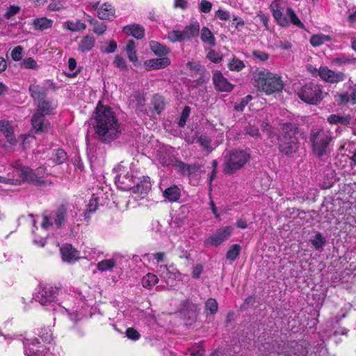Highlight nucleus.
Returning <instances> with one entry per match:
<instances>
[{
	"instance_id": "nucleus-1",
	"label": "nucleus",
	"mask_w": 356,
	"mask_h": 356,
	"mask_svg": "<svg viewBox=\"0 0 356 356\" xmlns=\"http://www.w3.org/2000/svg\"><path fill=\"white\" fill-rule=\"evenodd\" d=\"M92 125L97 138L103 143H111L121 134L120 124L115 112L100 103L95 108Z\"/></svg>"
},
{
	"instance_id": "nucleus-2",
	"label": "nucleus",
	"mask_w": 356,
	"mask_h": 356,
	"mask_svg": "<svg viewBox=\"0 0 356 356\" xmlns=\"http://www.w3.org/2000/svg\"><path fill=\"white\" fill-rule=\"evenodd\" d=\"M255 86L259 91L271 95L282 91L284 83L281 76L263 69L255 75Z\"/></svg>"
},
{
	"instance_id": "nucleus-3",
	"label": "nucleus",
	"mask_w": 356,
	"mask_h": 356,
	"mask_svg": "<svg viewBox=\"0 0 356 356\" xmlns=\"http://www.w3.org/2000/svg\"><path fill=\"white\" fill-rule=\"evenodd\" d=\"M333 140L332 132L325 128L313 129L309 135L312 152L318 158L330 153L329 146Z\"/></svg>"
},
{
	"instance_id": "nucleus-4",
	"label": "nucleus",
	"mask_w": 356,
	"mask_h": 356,
	"mask_svg": "<svg viewBox=\"0 0 356 356\" xmlns=\"http://www.w3.org/2000/svg\"><path fill=\"white\" fill-rule=\"evenodd\" d=\"M250 158V154L245 150H232L224 156L223 172L225 175L234 174L242 168Z\"/></svg>"
},
{
	"instance_id": "nucleus-5",
	"label": "nucleus",
	"mask_w": 356,
	"mask_h": 356,
	"mask_svg": "<svg viewBox=\"0 0 356 356\" xmlns=\"http://www.w3.org/2000/svg\"><path fill=\"white\" fill-rule=\"evenodd\" d=\"M297 95L304 102L318 105L323 99V87L318 83L309 82L302 86Z\"/></svg>"
},
{
	"instance_id": "nucleus-6",
	"label": "nucleus",
	"mask_w": 356,
	"mask_h": 356,
	"mask_svg": "<svg viewBox=\"0 0 356 356\" xmlns=\"http://www.w3.org/2000/svg\"><path fill=\"white\" fill-rule=\"evenodd\" d=\"M200 32V24L197 22H193L186 26L183 31L173 29L168 32L167 38L171 42L191 40L197 37Z\"/></svg>"
},
{
	"instance_id": "nucleus-7",
	"label": "nucleus",
	"mask_w": 356,
	"mask_h": 356,
	"mask_svg": "<svg viewBox=\"0 0 356 356\" xmlns=\"http://www.w3.org/2000/svg\"><path fill=\"white\" fill-rule=\"evenodd\" d=\"M44 169L38 168L36 170H32L28 167H22L19 170V177L23 181L33 184L35 186H44L47 184H51V181H46L43 179Z\"/></svg>"
},
{
	"instance_id": "nucleus-8",
	"label": "nucleus",
	"mask_w": 356,
	"mask_h": 356,
	"mask_svg": "<svg viewBox=\"0 0 356 356\" xmlns=\"http://www.w3.org/2000/svg\"><path fill=\"white\" fill-rule=\"evenodd\" d=\"M58 291V288L49 284L40 285L34 299L42 305H48L56 300Z\"/></svg>"
},
{
	"instance_id": "nucleus-9",
	"label": "nucleus",
	"mask_w": 356,
	"mask_h": 356,
	"mask_svg": "<svg viewBox=\"0 0 356 356\" xmlns=\"http://www.w3.org/2000/svg\"><path fill=\"white\" fill-rule=\"evenodd\" d=\"M234 228L232 226L220 227L205 240L204 245L217 247L227 241L232 234Z\"/></svg>"
},
{
	"instance_id": "nucleus-10",
	"label": "nucleus",
	"mask_w": 356,
	"mask_h": 356,
	"mask_svg": "<svg viewBox=\"0 0 356 356\" xmlns=\"http://www.w3.org/2000/svg\"><path fill=\"white\" fill-rule=\"evenodd\" d=\"M314 70L318 72V76L323 81L332 84L342 82L346 77L343 72L334 71L326 66H321L318 70L316 69Z\"/></svg>"
},
{
	"instance_id": "nucleus-11",
	"label": "nucleus",
	"mask_w": 356,
	"mask_h": 356,
	"mask_svg": "<svg viewBox=\"0 0 356 356\" xmlns=\"http://www.w3.org/2000/svg\"><path fill=\"white\" fill-rule=\"evenodd\" d=\"M176 151L174 147L163 146L159 147L156 154V160L163 167L174 165L176 160Z\"/></svg>"
},
{
	"instance_id": "nucleus-12",
	"label": "nucleus",
	"mask_w": 356,
	"mask_h": 356,
	"mask_svg": "<svg viewBox=\"0 0 356 356\" xmlns=\"http://www.w3.org/2000/svg\"><path fill=\"white\" fill-rule=\"evenodd\" d=\"M270 9L273 17L277 24L282 26H288L289 21L286 16L283 14L282 2L280 0H275L270 5Z\"/></svg>"
},
{
	"instance_id": "nucleus-13",
	"label": "nucleus",
	"mask_w": 356,
	"mask_h": 356,
	"mask_svg": "<svg viewBox=\"0 0 356 356\" xmlns=\"http://www.w3.org/2000/svg\"><path fill=\"white\" fill-rule=\"evenodd\" d=\"M212 81L216 90L219 92H229L234 88V85L230 83L221 72L218 70L213 72Z\"/></svg>"
},
{
	"instance_id": "nucleus-14",
	"label": "nucleus",
	"mask_w": 356,
	"mask_h": 356,
	"mask_svg": "<svg viewBox=\"0 0 356 356\" xmlns=\"http://www.w3.org/2000/svg\"><path fill=\"white\" fill-rule=\"evenodd\" d=\"M145 98L144 95L139 91H135L129 98V106L135 109L139 115L140 113H145Z\"/></svg>"
},
{
	"instance_id": "nucleus-15",
	"label": "nucleus",
	"mask_w": 356,
	"mask_h": 356,
	"mask_svg": "<svg viewBox=\"0 0 356 356\" xmlns=\"http://www.w3.org/2000/svg\"><path fill=\"white\" fill-rule=\"evenodd\" d=\"M151 187L149 178L148 177H143L136 179L131 191L133 193L138 194L141 198H143L151 190Z\"/></svg>"
},
{
	"instance_id": "nucleus-16",
	"label": "nucleus",
	"mask_w": 356,
	"mask_h": 356,
	"mask_svg": "<svg viewBox=\"0 0 356 356\" xmlns=\"http://www.w3.org/2000/svg\"><path fill=\"white\" fill-rule=\"evenodd\" d=\"M298 132V127L293 123H285L282 127L281 132L278 137L279 141L281 140H298L296 135Z\"/></svg>"
},
{
	"instance_id": "nucleus-17",
	"label": "nucleus",
	"mask_w": 356,
	"mask_h": 356,
	"mask_svg": "<svg viewBox=\"0 0 356 356\" xmlns=\"http://www.w3.org/2000/svg\"><path fill=\"white\" fill-rule=\"evenodd\" d=\"M0 132H1L7 142L11 145H15L17 143L13 127L10 122L6 120H0Z\"/></svg>"
},
{
	"instance_id": "nucleus-18",
	"label": "nucleus",
	"mask_w": 356,
	"mask_h": 356,
	"mask_svg": "<svg viewBox=\"0 0 356 356\" xmlns=\"http://www.w3.org/2000/svg\"><path fill=\"white\" fill-rule=\"evenodd\" d=\"M136 181V178L129 173H120L115 177V183L120 188L124 191H131Z\"/></svg>"
},
{
	"instance_id": "nucleus-19",
	"label": "nucleus",
	"mask_w": 356,
	"mask_h": 356,
	"mask_svg": "<svg viewBox=\"0 0 356 356\" xmlns=\"http://www.w3.org/2000/svg\"><path fill=\"white\" fill-rule=\"evenodd\" d=\"M68 217L69 211L67 207L65 205H61L54 211L51 218L56 227L60 229L67 222Z\"/></svg>"
},
{
	"instance_id": "nucleus-20",
	"label": "nucleus",
	"mask_w": 356,
	"mask_h": 356,
	"mask_svg": "<svg viewBox=\"0 0 356 356\" xmlns=\"http://www.w3.org/2000/svg\"><path fill=\"white\" fill-rule=\"evenodd\" d=\"M60 251L64 261L74 262L79 258V252L70 244L63 245Z\"/></svg>"
},
{
	"instance_id": "nucleus-21",
	"label": "nucleus",
	"mask_w": 356,
	"mask_h": 356,
	"mask_svg": "<svg viewBox=\"0 0 356 356\" xmlns=\"http://www.w3.org/2000/svg\"><path fill=\"white\" fill-rule=\"evenodd\" d=\"M298 149V140H281L279 141V150L287 156H293Z\"/></svg>"
},
{
	"instance_id": "nucleus-22",
	"label": "nucleus",
	"mask_w": 356,
	"mask_h": 356,
	"mask_svg": "<svg viewBox=\"0 0 356 356\" xmlns=\"http://www.w3.org/2000/svg\"><path fill=\"white\" fill-rule=\"evenodd\" d=\"M170 63V60L166 58H153L145 61L144 66L147 71L165 68Z\"/></svg>"
},
{
	"instance_id": "nucleus-23",
	"label": "nucleus",
	"mask_w": 356,
	"mask_h": 356,
	"mask_svg": "<svg viewBox=\"0 0 356 356\" xmlns=\"http://www.w3.org/2000/svg\"><path fill=\"white\" fill-rule=\"evenodd\" d=\"M29 91L33 100L38 102L46 98L48 88L40 85L31 84Z\"/></svg>"
},
{
	"instance_id": "nucleus-24",
	"label": "nucleus",
	"mask_w": 356,
	"mask_h": 356,
	"mask_svg": "<svg viewBox=\"0 0 356 356\" xmlns=\"http://www.w3.org/2000/svg\"><path fill=\"white\" fill-rule=\"evenodd\" d=\"M123 32L127 35L134 37L136 39H141L145 35V29L138 24H132L125 26Z\"/></svg>"
},
{
	"instance_id": "nucleus-25",
	"label": "nucleus",
	"mask_w": 356,
	"mask_h": 356,
	"mask_svg": "<svg viewBox=\"0 0 356 356\" xmlns=\"http://www.w3.org/2000/svg\"><path fill=\"white\" fill-rule=\"evenodd\" d=\"M31 122L36 132L44 131L49 125V123L45 120L44 115L39 113H35L33 115Z\"/></svg>"
},
{
	"instance_id": "nucleus-26",
	"label": "nucleus",
	"mask_w": 356,
	"mask_h": 356,
	"mask_svg": "<svg viewBox=\"0 0 356 356\" xmlns=\"http://www.w3.org/2000/svg\"><path fill=\"white\" fill-rule=\"evenodd\" d=\"M54 21L45 17L35 18L32 22L35 30L43 31L52 27Z\"/></svg>"
},
{
	"instance_id": "nucleus-27",
	"label": "nucleus",
	"mask_w": 356,
	"mask_h": 356,
	"mask_svg": "<svg viewBox=\"0 0 356 356\" xmlns=\"http://www.w3.org/2000/svg\"><path fill=\"white\" fill-rule=\"evenodd\" d=\"M163 197L169 202H177L181 197V190L175 185L170 186L163 191Z\"/></svg>"
},
{
	"instance_id": "nucleus-28",
	"label": "nucleus",
	"mask_w": 356,
	"mask_h": 356,
	"mask_svg": "<svg viewBox=\"0 0 356 356\" xmlns=\"http://www.w3.org/2000/svg\"><path fill=\"white\" fill-rule=\"evenodd\" d=\"M95 39L93 36L86 35L79 42L78 50L82 53L90 51L95 46Z\"/></svg>"
},
{
	"instance_id": "nucleus-29",
	"label": "nucleus",
	"mask_w": 356,
	"mask_h": 356,
	"mask_svg": "<svg viewBox=\"0 0 356 356\" xmlns=\"http://www.w3.org/2000/svg\"><path fill=\"white\" fill-rule=\"evenodd\" d=\"M115 10L111 5L104 3L98 10L97 16L99 19L109 20L114 17Z\"/></svg>"
},
{
	"instance_id": "nucleus-30",
	"label": "nucleus",
	"mask_w": 356,
	"mask_h": 356,
	"mask_svg": "<svg viewBox=\"0 0 356 356\" xmlns=\"http://www.w3.org/2000/svg\"><path fill=\"white\" fill-rule=\"evenodd\" d=\"M331 63L337 66L348 64H356V58L346 54H341L332 59Z\"/></svg>"
},
{
	"instance_id": "nucleus-31",
	"label": "nucleus",
	"mask_w": 356,
	"mask_h": 356,
	"mask_svg": "<svg viewBox=\"0 0 356 356\" xmlns=\"http://www.w3.org/2000/svg\"><path fill=\"white\" fill-rule=\"evenodd\" d=\"M149 47H150L151 50L156 55L159 56H165L167 54H168L170 52L169 49L166 46H165L156 41H151L149 42Z\"/></svg>"
},
{
	"instance_id": "nucleus-32",
	"label": "nucleus",
	"mask_w": 356,
	"mask_h": 356,
	"mask_svg": "<svg viewBox=\"0 0 356 356\" xmlns=\"http://www.w3.org/2000/svg\"><path fill=\"white\" fill-rule=\"evenodd\" d=\"M200 38L202 41L211 47H213L216 44V39L210 31V29L207 27H203L201 30Z\"/></svg>"
},
{
	"instance_id": "nucleus-33",
	"label": "nucleus",
	"mask_w": 356,
	"mask_h": 356,
	"mask_svg": "<svg viewBox=\"0 0 356 356\" xmlns=\"http://www.w3.org/2000/svg\"><path fill=\"white\" fill-rule=\"evenodd\" d=\"M87 17L90 24L92 26L93 31L96 34L102 35L106 31L107 26L104 23L100 22L89 15H87Z\"/></svg>"
},
{
	"instance_id": "nucleus-34",
	"label": "nucleus",
	"mask_w": 356,
	"mask_h": 356,
	"mask_svg": "<svg viewBox=\"0 0 356 356\" xmlns=\"http://www.w3.org/2000/svg\"><path fill=\"white\" fill-rule=\"evenodd\" d=\"M286 15L289 21V24L291 23L294 26L305 29L304 24L300 20L294 10L291 8H287L286 10Z\"/></svg>"
},
{
	"instance_id": "nucleus-35",
	"label": "nucleus",
	"mask_w": 356,
	"mask_h": 356,
	"mask_svg": "<svg viewBox=\"0 0 356 356\" xmlns=\"http://www.w3.org/2000/svg\"><path fill=\"white\" fill-rule=\"evenodd\" d=\"M117 264L115 258L104 259L97 263V268L100 271H107L112 270Z\"/></svg>"
},
{
	"instance_id": "nucleus-36",
	"label": "nucleus",
	"mask_w": 356,
	"mask_h": 356,
	"mask_svg": "<svg viewBox=\"0 0 356 356\" xmlns=\"http://www.w3.org/2000/svg\"><path fill=\"white\" fill-rule=\"evenodd\" d=\"M97 207V199L95 197L91 198L88 204L86 205V209L83 212V216L86 220L88 221L90 220V215L96 211Z\"/></svg>"
},
{
	"instance_id": "nucleus-37",
	"label": "nucleus",
	"mask_w": 356,
	"mask_h": 356,
	"mask_svg": "<svg viewBox=\"0 0 356 356\" xmlns=\"http://www.w3.org/2000/svg\"><path fill=\"white\" fill-rule=\"evenodd\" d=\"M152 111L159 114L165 108L164 99L158 95L153 97L152 100Z\"/></svg>"
},
{
	"instance_id": "nucleus-38",
	"label": "nucleus",
	"mask_w": 356,
	"mask_h": 356,
	"mask_svg": "<svg viewBox=\"0 0 356 356\" xmlns=\"http://www.w3.org/2000/svg\"><path fill=\"white\" fill-rule=\"evenodd\" d=\"M63 27L64 29L72 31H79L85 30L86 29V25L80 20H76L75 22L67 21L64 23Z\"/></svg>"
},
{
	"instance_id": "nucleus-39",
	"label": "nucleus",
	"mask_w": 356,
	"mask_h": 356,
	"mask_svg": "<svg viewBox=\"0 0 356 356\" xmlns=\"http://www.w3.org/2000/svg\"><path fill=\"white\" fill-rule=\"evenodd\" d=\"M159 282L157 276L152 273H147L145 275L142 280L141 284L143 287L147 289H151Z\"/></svg>"
},
{
	"instance_id": "nucleus-40",
	"label": "nucleus",
	"mask_w": 356,
	"mask_h": 356,
	"mask_svg": "<svg viewBox=\"0 0 356 356\" xmlns=\"http://www.w3.org/2000/svg\"><path fill=\"white\" fill-rule=\"evenodd\" d=\"M351 118L349 115L341 116L335 114L330 115L327 118L330 124H341L343 125L348 124Z\"/></svg>"
},
{
	"instance_id": "nucleus-41",
	"label": "nucleus",
	"mask_w": 356,
	"mask_h": 356,
	"mask_svg": "<svg viewBox=\"0 0 356 356\" xmlns=\"http://www.w3.org/2000/svg\"><path fill=\"white\" fill-rule=\"evenodd\" d=\"M310 242L316 250L321 251L326 243V238L319 232L314 238L310 239Z\"/></svg>"
},
{
	"instance_id": "nucleus-42",
	"label": "nucleus",
	"mask_w": 356,
	"mask_h": 356,
	"mask_svg": "<svg viewBox=\"0 0 356 356\" xmlns=\"http://www.w3.org/2000/svg\"><path fill=\"white\" fill-rule=\"evenodd\" d=\"M126 51L128 58L131 62L135 63L138 60V57L136 53V45L134 40H129L127 42Z\"/></svg>"
},
{
	"instance_id": "nucleus-43",
	"label": "nucleus",
	"mask_w": 356,
	"mask_h": 356,
	"mask_svg": "<svg viewBox=\"0 0 356 356\" xmlns=\"http://www.w3.org/2000/svg\"><path fill=\"white\" fill-rule=\"evenodd\" d=\"M67 159V153L63 149H57L54 152L53 156L51 158V160H52L53 163L56 165L63 163Z\"/></svg>"
},
{
	"instance_id": "nucleus-44",
	"label": "nucleus",
	"mask_w": 356,
	"mask_h": 356,
	"mask_svg": "<svg viewBox=\"0 0 356 356\" xmlns=\"http://www.w3.org/2000/svg\"><path fill=\"white\" fill-rule=\"evenodd\" d=\"M37 106L38 108L35 113H39L43 115L49 114L51 108V103L46 98L38 102Z\"/></svg>"
},
{
	"instance_id": "nucleus-45",
	"label": "nucleus",
	"mask_w": 356,
	"mask_h": 356,
	"mask_svg": "<svg viewBox=\"0 0 356 356\" xmlns=\"http://www.w3.org/2000/svg\"><path fill=\"white\" fill-rule=\"evenodd\" d=\"M197 143L202 147L204 151H206L207 154L212 152L211 147V139L207 135H201L197 138Z\"/></svg>"
},
{
	"instance_id": "nucleus-46",
	"label": "nucleus",
	"mask_w": 356,
	"mask_h": 356,
	"mask_svg": "<svg viewBox=\"0 0 356 356\" xmlns=\"http://www.w3.org/2000/svg\"><path fill=\"white\" fill-rule=\"evenodd\" d=\"M330 37L323 34L314 35L310 38V43L313 47H318L324 42L330 41Z\"/></svg>"
},
{
	"instance_id": "nucleus-47",
	"label": "nucleus",
	"mask_w": 356,
	"mask_h": 356,
	"mask_svg": "<svg viewBox=\"0 0 356 356\" xmlns=\"http://www.w3.org/2000/svg\"><path fill=\"white\" fill-rule=\"evenodd\" d=\"M241 250L240 245H232L226 253V259L232 261L236 260L240 254Z\"/></svg>"
},
{
	"instance_id": "nucleus-48",
	"label": "nucleus",
	"mask_w": 356,
	"mask_h": 356,
	"mask_svg": "<svg viewBox=\"0 0 356 356\" xmlns=\"http://www.w3.org/2000/svg\"><path fill=\"white\" fill-rule=\"evenodd\" d=\"M38 344L39 343L37 342L36 344L25 345V355L26 356H43L42 351L38 348Z\"/></svg>"
},
{
	"instance_id": "nucleus-49",
	"label": "nucleus",
	"mask_w": 356,
	"mask_h": 356,
	"mask_svg": "<svg viewBox=\"0 0 356 356\" xmlns=\"http://www.w3.org/2000/svg\"><path fill=\"white\" fill-rule=\"evenodd\" d=\"M186 355L189 356H204V350L202 345L196 344L189 348Z\"/></svg>"
},
{
	"instance_id": "nucleus-50",
	"label": "nucleus",
	"mask_w": 356,
	"mask_h": 356,
	"mask_svg": "<svg viewBox=\"0 0 356 356\" xmlns=\"http://www.w3.org/2000/svg\"><path fill=\"white\" fill-rule=\"evenodd\" d=\"M173 167L182 175L188 177V164L185 163L177 159L174 163Z\"/></svg>"
},
{
	"instance_id": "nucleus-51",
	"label": "nucleus",
	"mask_w": 356,
	"mask_h": 356,
	"mask_svg": "<svg viewBox=\"0 0 356 356\" xmlns=\"http://www.w3.org/2000/svg\"><path fill=\"white\" fill-rule=\"evenodd\" d=\"M335 101L339 105H346L349 102H351V99L350 95L346 92L342 93H339L334 97Z\"/></svg>"
},
{
	"instance_id": "nucleus-52",
	"label": "nucleus",
	"mask_w": 356,
	"mask_h": 356,
	"mask_svg": "<svg viewBox=\"0 0 356 356\" xmlns=\"http://www.w3.org/2000/svg\"><path fill=\"white\" fill-rule=\"evenodd\" d=\"M218 303L213 298H209L205 302V309L210 312L211 314H215L218 312Z\"/></svg>"
},
{
	"instance_id": "nucleus-53",
	"label": "nucleus",
	"mask_w": 356,
	"mask_h": 356,
	"mask_svg": "<svg viewBox=\"0 0 356 356\" xmlns=\"http://www.w3.org/2000/svg\"><path fill=\"white\" fill-rule=\"evenodd\" d=\"M22 67L24 69L38 70V65L33 58H26L22 63Z\"/></svg>"
},
{
	"instance_id": "nucleus-54",
	"label": "nucleus",
	"mask_w": 356,
	"mask_h": 356,
	"mask_svg": "<svg viewBox=\"0 0 356 356\" xmlns=\"http://www.w3.org/2000/svg\"><path fill=\"white\" fill-rule=\"evenodd\" d=\"M191 113V108L189 106H185L183 109L181 117L178 122V125L180 127H184L186 124V120L190 115Z\"/></svg>"
},
{
	"instance_id": "nucleus-55",
	"label": "nucleus",
	"mask_w": 356,
	"mask_h": 356,
	"mask_svg": "<svg viewBox=\"0 0 356 356\" xmlns=\"http://www.w3.org/2000/svg\"><path fill=\"white\" fill-rule=\"evenodd\" d=\"M76 67V61L74 58H70L68 60V69L70 72L67 73V75L70 77H74L77 75V74L80 72V70H76L74 72Z\"/></svg>"
},
{
	"instance_id": "nucleus-56",
	"label": "nucleus",
	"mask_w": 356,
	"mask_h": 356,
	"mask_svg": "<svg viewBox=\"0 0 356 356\" xmlns=\"http://www.w3.org/2000/svg\"><path fill=\"white\" fill-rule=\"evenodd\" d=\"M245 67L244 63L242 60L238 58H233L229 64V68L230 70L240 71Z\"/></svg>"
},
{
	"instance_id": "nucleus-57",
	"label": "nucleus",
	"mask_w": 356,
	"mask_h": 356,
	"mask_svg": "<svg viewBox=\"0 0 356 356\" xmlns=\"http://www.w3.org/2000/svg\"><path fill=\"white\" fill-rule=\"evenodd\" d=\"M252 99V97L250 95L245 96L241 99L239 104L234 105V110H236V111H243L244 108Z\"/></svg>"
},
{
	"instance_id": "nucleus-58",
	"label": "nucleus",
	"mask_w": 356,
	"mask_h": 356,
	"mask_svg": "<svg viewBox=\"0 0 356 356\" xmlns=\"http://www.w3.org/2000/svg\"><path fill=\"white\" fill-rule=\"evenodd\" d=\"M23 48L21 46L15 47L12 52L11 57L15 61H19L22 58Z\"/></svg>"
},
{
	"instance_id": "nucleus-59",
	"label": "nucleus",
	"mask_w": 356,
	"mask_h": 356,
	"mask_svg": "<svg viewBox=\"0 0 356 356\" xmlns=\"http://www.w3.org/2000/svg\"><path fill=\"white\" fill-rule=\"evenodd\" d=\"M212 3L207 0H202L199 3V10L204 13H208L211 11Z\"/></svg>"
},
{
	"instance_id": "nucleus-60",
	"label": "nucleus",
	"mask_w": 356,
	"mask_h": 356,
	"mask_svg": "<svg viewBox=\"0 0 356 356\" xmlns=\"http://www.w3.org/2000/svg\"><path fill=\"white\" fill-rule=\"evenodd\" d=\"M126 336L131 340L136 341L140 339V333L133 327H129L126 330Z\"/></svg>"
},
{
	"instance_id": "nucleus-61",
	"label": "nucleus",
	"mask_w": 356,
	"mask_h": 356,
	"mask_svg": "<svg viewBox=\"0 0 356 356\" xmlns=\"http://www.w3.org/2000/svg\"><path fill=\"white\" fill-rule=\"evenodd\" d=\"M113 64L116 67L120 68L121 70L127 69L125 60H124L123 58L118 55L115 56V59L113 60Z\"/></svg>"
},
{
	"instance_id": "nucleus-62",
	"label": "nucleus",
	"mask_w": 356,
	"mask_h": 356,
	"mask_svg": "<svg viewBox=\"0 0 356 356\" xmlns=\"http://www.w3.org/2000/svg\"><path fill=\"white\" fill-rule=\"evenodd\" d=\"M19 10L20 8L19 6H10L6 12L4 17L6 19H10L13 16L15 15L19 11Z\"/></svg>"
},
{
	"instance_id": "nucleus-63",
	"label": "nucleus",
	"mask_w": 356,
	"mask_h": 356,
	"mask_svg": "<svg viewBox=\"0 0 356 356\" xmlns=\"http://www.w3.org/2000/svg\"><path fill=\"white\" fill-rule=\"evenodd\" d=\"M254 58L261 60V61H266L268 59L269 55L263 51H254L252 53Z\"/></svg>"
},
{
	"instance_id": "nucleus-64",
	"label": "nucleus",
	"mask_w": 356,
	"mask_h": 356,
	"mask_svg": "<svg viewBox=\"0 0 356 356\" xmlns=\"http://www.w3.org/2000/svg\"><path fill=\"white\" fill-rule=\"evenodd\" d=\"M117 49V43L114 40H111L108 43V45L102 49V51L107 54L113 53Z\"/></svg>"
}]
</instances>
